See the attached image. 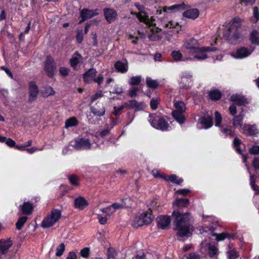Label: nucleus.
Instances as JSON below:
<instances>
[{"mask_svg":"<svg viewBox=\"0 0 259 259\" xmlns=\"http://www.w3.org/2000/svg\"><path fill=\"white\" fill-rule=\"evenodd\" d=\"M174 218V225L177 230V235L180 237H187L192 230L190 223L192 217L189 212L181 213L179 211H174L172 213Z\"/></svg>","mask_w":259,"mask_h":259,"instance_id":"obj_1","label":"nucleus"},{"mask_svg":"<svg viewBox=\"0 0 259 259\" xmlns=\"http://www.w3.org/2000/svg\"><path fill=\"white\" fill-rule=\"evenodd\" d=\"M241 25V19L239 18L236 17L224 29L223 36L229 43L236 44L239 42L240 38V34L238 32V28Z\"/></svg>","mask_w":259,"mask_h":259,"instance_id":"obj_2","label":"nucleus"},{"mask_svg":"<svg viewBox=\"0 0 259 259\" xmlns=\"http://www.w3.org/2000/svg\"><path fill=\"white\" fill-rule=\"evenodd\" d=\"M148 121L151 125L156 130L166 131L170 127L165 119L159 114H149Z\"/></svg>","mask_w":259,"mask_h":259,"instance_id":"obj_3","label":"nucleus"},{"mask_svg":"<svg viewBox=\"0 0 259 259\" xmlns=\"http://www.w3.org/2000/svg\"><path fill=\"white\" fill-rule=\"evenodd\" d=\"M154 219V216L152 214V210L149 208L148 210L143 211L136 215L133 220L132 225L134 227H141L150 224Z\"/></svg>","mask_w":259,"mask_h":259,"instance_id":"obj_4","label":"nucleus"},{"mask_svg":"<svg viewBox=\"0 0 259 259\" xmlns=\"http://www.w3.org/2000/svg\"><path fill=\"white\" fill-rule=\"evenodd\" d=\"M175 110L171 114L173 117L180 124L183 123L185 121L184 113L185 112L186 107L184 102L177 101L174 104Z\"/></svg>","mask_w":259,"mask_h":259,"instance_id":"obj_5","label":"nucleus"},{"mask_svg":"<svg viewBox=\"0 0 259 259\" xmlns=\"http://www.w3.org/2000/svg\"><path fill=\"white\" fill-rule=\"evenodd\" d=\"M132 15H136L137 18L140 21L145 23L149 26H155L156 24L155 23V19L153 17H151L150 19L148 18V16L143 11H141L140 13H135L132 11L131 12Z\"/></svg>","mask_w":259,"mask_h":259,"instance_id":"obj_6","label":"nucleus"},{"mask_svg":"<svg viewBox=\"0 0 259 259\" xmlns=\"http://www.w3.org/2000/svg\"><path fill=\"white\" fill-rule=\"evenodd\" d=\"M28 90V102L31 103L32 102L35 101L37 98V96L39 92L38 88L36 83L33 81H31L29 82Z\"/></svg>","mask_w":259,"mask_h":259,"instance_id":"obj_7","label":"nucleus"},{"mask_svg":"<svg viewBox=\"0 0 259 259\" xmlns=\"http://www.w3.org/2000/svg\"><path fill=\"white\" fill-rule=\"evenodd\" d=\"M215 50L216 48L210 47L199 48L197 51L193 52V54H194V58L198 60H204L207 58V55L205 53L206 52Z\"/></svg>","mask_w":259,"mask_h":259,"instance_id":"obj_8","label":"nucleus"},{"mask_svg":"<svg viewBox=\"0 0 259 259\" xmlns=\"http://www.w3.org/2000/svg\"><path fill=\"white\" fill-rule=\"evenodd\" d=\"M91 144L88 139L80 138L77 139L73 145L77 150H88L91 148Z\"/></svg>","mask_w":259,"mask_h":259,"instance_id":"obj_9","label":"nucleus"},{"mask_svg":"<svg viewBox=\"0 0 259 259\" xmlns=\"http://www.w3.org/2000/svg\"><path fill=\"white\" fill-rule=\"evenodd\" d=\"M183 46L191 54H193L199 48L198 40L193 38L185 40Z\"/></svg>","mask_w":259,"mask_h":259,"instance_id":"obj_10","label":"nucleus"},{"mask_svg":"<svg viewBox=\"0 0 259 259\" xmlns=\"http://www.w3.org/2000/svg\"><path fill=\"white\" fill-rule=\"evenodd\" d=\"M251 51L245 47L238 49L235 52L232 53L231 56L236 59H243L249 56L252 53Z\"/></svg>","mask_w":259,"mask_h":259,"instance_id":"obj_11","label":"nucleus"},{"mask_svg":"<svg viewBox=\"0 0 259 259\" xmlns=\"http://www.w3.org/2000/svg\"><path fill=\"white\" fill-rule=\"evenodd\" d=\"M180 87L184 89H188L192 84V75L188 72H184L181 77Z\"/></svg>","mask_w":259,"mask_h":259,"instance_id":"obj_12","label":"nucleus"},{"mask_svg":"<svg viewBox=\"0 0 259 259\" xmlns=\"http://www.w3.org/2000/svg\"><path fill=\"white\" fill-rule=\"evenodd\" d=\"M98 15V13L96 10H89L88 9H83L80 11V16L82 20L79 23H81L85 20L92 18Z\"/></svg>","mask_w":259,"mask_h":259,"instance_id":"obj_13","label":"nucleus"},{"mask_svg":"<svg viewBox=\"0 0 259 259\" xmlns=\"http://www.w3.org/2000/svg\"><path fill=\"white\" fill-rule=\"evenodd\" d=\"M157 226L161 229H165L169 227L170 219L168 216L161 215L157 218Z\"/></svg>","mask_w":259,"mask_h":259,"instance_id":"obj_14","label":"nucleus"},{"mask_svg":"<svg viewBox=\"0 0 259 259\" xmlns=\"http://www.w3.org/2000/svg\"><path fill=\"white\" fill-rule=\"evenodd\" d=\"M34 206L33 204L29 201L24 202L22 205L19 207V209L21 213L24 215H30L32 213Z\"/></svg>","mask_w":259,"mask_h":259,"instance_id":"obj_15","label":"nucleus"},{"mask_svg":"<svg viewBox=\"0 0 259 259\" xmlns=\"http://www.w3.org/2000/svg\"><path fill=\"white\" fill-rule=\"evenodd\" d=\"M61 211L57 209H53L50 214V227L54 225L61 218Z\"/></svg>","mask_w":259,"mask_h":259,"instance_id":"obj_16","label":"nucleus"},{"mask_svg":"<svg viewBox=\"0 0 259 259\" xmlns=\"http://www.w3.org/2000/svg\"><path fill=\"white\" fill-rule=\"evenodd\" d=\"M161 29L158 28H148L147 33L148 36L150 40L152 41H156L161 38V36L159 35V32Z\"/></svg>","mask_w":259,"mask_h":259,"instance_id":"obj_17","label":"nucleus"},{"mask_svg":"<svg viewBox=\"0 0 259 259\" xmlns=\"http://www.w3.org/2000/svg\"><path fill=\"white\" fill-rule=\"evenodd\" d=\"M13 242L10 238L7 240H0V252L2 254H5L12 246Z\"/></svg>","mask_w":259,"mask_h":259,"instance_id":"obj_18","label":"nucleus"},{"mask_svg":"<svg viewBox=\"0 0 259 259\" xmlns=\"http://www.w3.org/2000/svg\"><path fill=\"white\" fill-rule=\"evenodd\" d=\"M131 206V200L128 198L123 199L120 203H114L109 206L110 208H112L114 212L117 209L128 207Z\"/></svg>","mask_w":259,"mask_h":259,"instance_id":"obj_19","label":"nucleus"},{"mask_svg":"<svg viewBox=\"0 0 259 259\" xmlns=\"http://www.w3.org/2000/svg\"><path fill=\"white\" fill-rule=\"evenodd\" d=\"M104 16L107 22L111 23L114 21L117 17L116 11L110 8H105L103 10Z\"/></svg>","mask_w":259,"mask_h":259,"instance_id":"obj_20","label":"nucleus"},{"mask_svg":"<svg viewBox=\"0 0 259 259\" xmlns=\"http://www.w3.org/2000/svg\"><path fill=\"white\" fill-rule=\"evenodd\" d=\"M89 205L88 201L83 197H78L74 200V205L75 208L83 210Z\"/></svg>","mask_w":259,"mask_h":259,"instance_id":"obj_21","label":"nucleus"},{"mask_svg":"<svg viewBox=\"0 0 259 259\" xmlns=\"http://www.w3.org/2000/svg\"><path fill=\"white\" fill-rule=\"evenodd\" d=\"M242 132L248 135H254L258 133V131L255 125L244 124L242 127Z\"/></svg>","mask_w":259,"mask_h":259,"instance_id":"obj_22","label":"nucleus"},{"mask_svg":"<svg viewBox=\"0 0 259 259\" xmlns=\"http://www.w3.org/2000/svg\"><path fill=\"white\" fill-rule=\"evenodd\" d=\"M97 106V107H92L91 108V112L95 116H103L105 113V109L103 104L98 103Z\"/></svg>","mask_w":259,"mask_h":259,"instance_id":"obj_23","label":"nucleus"},{"mask_svg":"<svg viewBox=\"0 0 259 259\" xmlns=\"http://www.w3.org/2000/svg\"><path fill=\"white\" fill-rule=\"evenodd\" d=\"M231 101L238 106L245 105L247 104V99L243 96L240 95H233L230 98Z\"/></svg>","mask_w":259,"mask_h":259,"instance_id":"obj_24","label":"nucleus"},{"mask_svg":"<svg viewBox=\"0 0 259 259\" xmlns=\"http://www.w3.org/2000/svg\"><path fill=\"white\" fill-rule=\"evenodd\" d=\"M220 128V132L222 136L225 137L228 136L230 137H233L234 136V131L232 130V127L228 125H222L219 126Z\"/></svg>","mask_w":259,"mask_h":259,"instance_id":"obj_25","label":"nucleus"},{"mask_svg":"<svg viewBox=\"0 0 259 259\" xmlns=\"http://www.w3.org/2000/svg\"><path fill=\"white\" fill-rule=\"evenodd\" d=\"M97 71L94 68L89 69L87 72H85L83 75L84 81L87 83L90 82L92 80H94L96 75Z\"/></svg>","mask_w":259,"mask_h":259,"instance_id":"obj_26","label":"nucleus"},{"mask_svg":"<svg viewBox=\"0 0 259 259\" xmlns=\"http://www.w3.org/2000/svg\"><path fill=\"white\" fill-rule=\"evenodd\" d=\"M244 115L242 114H239L238 115L235 116L232 120V124L235 128H237L239 130H242L243 127V120Z\"/></svg>","mask_w":259,"mask_h":259,"instance_id":"obj_27","label":"nucleus"},{"mask_svg":"<svg viewBox=\"0 0 259 259\" xmlns=\"http://www.w3.org/2000/svg\"><path fill=\"white\" fill-rule=\"evenodd\" d=\"M129 103L130 104L127 105V107L131 109H134L136 111L142 110L145 107V105L143 102H138L135 100H130Z\"/></svg>","mask_w":259,"mask_h":259,"instance_id":"obj_28","label":"nucleus"},{"mask_svg":"<svg viewBox=\"0 0 259 259\" xmlns=\"http://www.w3.org/2000/svg\"><path fill=\"white\" fill-rule=\"evenodd\" d=\"M114 67L116 70L122 73H125L128 70V65L127 62H122L121 61H117L114 64Z\"/></svg>","mask_w":259,"mask_h":259,"instance_id":"obj_29","label":"nucleus"},{"mask_svg":"<svg viewBox=\"0 0 259 259\" xmlns=\"http://www.w3.org/2000/svg\"><path fill=\"white\" fill-rule=\"evenodd\" d=\"M185 17L195 19L199 16V11L195 9H189L183 13Z\"/></svg>","mask_w":259,"mask_h":259,"instance_id":"obj_30","label":"nucleus"},{"mask_svg":"<svg viewBox=\"0 0 259 259\" xmlns=\"http://www.w3.org/2000/svg\"><path fill=\"white\" fill-rule=\"evenodd\" d=\"M200 122L204 128L207 129L212 126V118L209 116H205L201 118Z\"/></svg>","mask_w":259,"mask_h":259,"instance_id":"obj_31","label":"nucleus"},{"mask_svg":"<svg viewBox=\"0 0 259 259\" xmlns=\"http://www.w3.org/2000/svg\"><path fill=\"white\" fill-rule=\"evenodd\" d=\"M81 59L82 56L78 52H76L70 60L71 66L75 67Z\"/></svg>","mask_w":259,"mask_h":259,"instance_id":"obj_32","label":"nucleus"},{"mask_svg":"<svg viewBox=\"0 0 259 259\" xmlns=\"http://www.w3.org/2000/svg\"><path fill=\"white\" fill-rule=\"evenodd\" d=\"M189 204V200L188 199L178 198L174 204L178 207H186Z\"/></svg>","mask_w":259,"mask_h":259,"instance_id":"obj_33","label":"nucleus"},{"mask_svg":"<svg viewBox=\"0 0 259 259\" xmlns=\"http://www.w3.org/2000/svg\"><path fill=\"white\" fill-rule=\"evenodd\" d=\"M78 123V121L75 117H72L67 119L65 123V127L68 128L70 127H73L77 125Z\"/></svg>","mask_w":259,"mask_h":259,"instance_id":"obj_34","label":"nucleus"},{"mask_svg":"<svg viewBox=\"0 0 259 259\" xmlns=\"http://www.w3.org/2000/svg\"><path fill=\"white\" fill-rule=\"evenodd\" d=\"M171 55L175 60L177 61H186L187 58H183L182 53L179 51H174L171 53Z\"/></svg>","mask_w":259,"mask_h":259,"instance_id":"obj_35","label":"nucleus"},{"mask_svg":"<svg viewBox=\"0 0 259 259\" xmlns=\"http://www.w3.org/2000/svg\"><path fill=\"white\" fill-rule=\"evenodd\" d=\"M28 219L26 216H23L19 218L18 220L16 223V228L17 230H20L23 227Z\"/></svg>","mask_w":259,"mask_h":259,"instance_id":"obj_36","label":"nucleus"},{"mask_svg":"<svg viewBox=\"0 0 259 259\" xmlns=\"http://www.w3.org/2000/svg\"><path fill=\"white\" fill-rule=\"evenodd\" d=\"M208 252L211 257H213L218 254V248L214 245L208 244Z\"/></svg>","mask_w":259,"mask_h":259,"instance_id":"obj_37","label":"nucleus"},{"mask_svg":"<svg viewBox=\"0 0 259 259\" xmlns=\"http://www.w3.org/2000/svg\"><path fill=\"white\" fill-rule=\"evenodd\" d=\"M212 236L215 237V239L218 241H221L225 240L226 238H229L230 235L227 233H222L221 234L213 233Z\"/></svg>","mask_w":259,"mask_h":259,"instance_id":"obj_38","label":"nucleus"},{"mask_svg":"<svg viewBox=\"0 0 259 259\" xmlns=\"http://www.w3.org/2000/svg\"><path fill=\"white\" fill-rule=\"evenodd\" d=\"M250 40L252 44L259 45V33L257 31H252L250 35Z\"/></svg>","mask_w":259,"mask_h":259,"instance_id":"obj_39","label":"nucleus"},{"mask_svg":"<svg viewBox=\"0 0 259 259\" xmlns=\"http://www.w3.org/2000/svg\"><path fill=\"white\" fill-rule=\"evenodd\" d=\"M184 6L183 5H174L171 6L170 7H164L163 8V12L164 13V16H165V13L166 12L167 10L174 11L175 10H180L183 9Z\"/></svg>","mask_w":259,"mask_h":259,"instance_id":"obj_40","label":"nucleus"},{"mask_svg":"<svg viewBox=\"0 0 259 259\" xmlns=\"http://www.w3.org/2000/svg\"><path fill=\"white\" fill-rule=\"evenodd\" d=\"M209 96L211 100H218L220 99L222 94L219 91L215 90L210 91L209 92Z\"/></svg>","mask_w":259,"mask_h":259,"instance_id":"obj_41","label":"nucleus"},{"mask_svg":"<svg viewBox=\"0 0 259 259\" xmlns=\"http://www.w3.org/2000/svg\"><path fill=\"white\" fill-rule=\"evenodd\" d=\"M146 83L148 87L150 88H156L158 85V82L155 80L152 79L150 77L146 78Z\"/></svg>","mask_w":259,"mask_h":259,"instance_id":"obj_42","label":"nucleus"},{"mask_svg":"<svg viewBox=\"0 0 259 259\" xmlns=\"http://www.w3.org/2000/svg\"><path fill=\"white\" fill-rule=\"evenodd\" d=\"M168 181L178 185H181V184L183 182V180L182 178H179L175 175H172L169 176Z\"/></svg>","mask_w":259,"mask_h":259,"instance_id":"obj_43","label":"nucleus"},{"mask_svg":"<svg viewBox=\"0 0 259 259\" xmlns=\"http://www.w3.org/2000/svg\"><path fill=\"white\" fill-rule=\"evenodd\" d=\"M259 19V12L257 7H254L253 9V17L251 19V21L253 23H256Z\"/></svg>","mask_w":259,"mask_h":259,"instance_id":"obj_44","label":"nucleus"},{"mask_svg":"<svg viewBox=\"0 0 259 259\" xmlns=\"http://www.w3.org/2000/svg\"><path fill=\"white\" fill-rule=\"evenodd\" d=\"M241 144V140L237 137L235 138L233 140V145L236 149V151L240 154H242V151L239 147Z\"/></svg>","mask_w":259,"mask_h":259,"instance_id":"obj_45","label":"nucleus"},{"mask_svg":"<svg viewBox=\"0 0 259 259\" xmlns=\"http://www.w3.org/2000/svg\"><path fill=\"white\" fill-rule=\"evenodd\" d=\"M141 81V76H136L131 77L129 83L132 85H138Z\"/></svg>","mask_w":259,"mask_h":259,"instance_id":"obj_46","label":"nucleus"},{"mask_svg":"<svg viewBox=\"0 0 259 259\" xmlns=\"http://www.w3.org/2000/svg\"><path fill=\"white\" fill-rule=\"evenodd\" d=\"M227 254L229 259H236L239 256L237 251L235 249L228 251Z\"/></svg>","mask_w":259,"mask_h":259,"instance_id":"obj_47","label":"nucleus"},{"mask_svg":"<svg viewBox=\"0 0 259 259\" xmlns=\"http://www.w3.org/2000/svg\"><path fill=\"white\" fill-rule=\"evenodd\" d=\"M215 126L219 127L221 126V124L222 121V117L221 115L218 111H215Z\"/></svg>","mask_w":259,"mask_h":259,"instance_id":"obj_48","label":"nucleus"},{"mask_svg":"<svg viewBox=\"0 0 259 259\" xmlns=\"http://www.w3.org/2000/svg\"><path fill=\"white\" fill-rule=\"evenodd\" d=\"M117 255V252L114 248H109L107 251L108 259H115Z\"/></svg>","mask_w":259,"mask_h":259,"instance_id":"obj_49","label":"nucleus"},{"mask_svg":"<svg viewBox=\"0 0 259 259\" xmlns=\"http://www.w3.org/2000/svg\"><path fill=\"white\" fill-rule=\"evenodd\" d=\"M65 247L64 243H61L59 245L56 249V255L57 256H61L65 251Z\"/></svg>","mask_w":259,"mask_h":259,"instance_id":"obj_50","label":"nucleus"},{"mask_svg":"<svg viewBox=\"0 0 259 259\" xmlns=\"http://www.w3.org/2000/svg\"><path fill=\"white\" fill-rule=\"evenodd\" d=\"M182 259H200L199 254L192 252L186 254Z\"/></svg>","mask_w":259,"mask_h":259,"instance_id":"obj_51","label":"nucleus"},{"mask_svg":"<svg viewBox=\"0 0 259 259\" xmlns=\"http://www.w3.org/2000/svg\"><path fill=\"white\" fill-rule=\"evenodd\" d=\"M70 183L74 186H77L78 185V178L74 176V175H71L68 178Z\"/></svg>","mask_w":259,"mask_h":259,"instance_id":"obj_52","label":"nucleus"},{"mask_svg":"<svg viewBox=\"0 0 259 259\" xmlns=\"http://www.w3.org/2000/svg\"><path fill=\"white\" fill-rule=\"evenodd\" d=\"M123 92L122 89L119 87L117 85H115L113 88V90L112 91H110L111 93L112 94H116L117 95H120Z\"/></svg>","mask_w":259,"mask_h":259,"instance_id":"obj_53","label":"nucleus"},{"mask_svg":"<svg viewBox=\"0 0 259 259\" xmlns=\"http://www.w3.org/2000/svg\"><path fill=\"white\" fill-rule=\"evenodd\" d=\"M90 254V249L88 247H85L81 249L80 252V255L83 257H88Z\"/></svg>","mask_w":259,"mask_h":259,"instance_id":"obj_54","label":"nucleus"},{"mask_svg":"<svg viewBox=\"0 0 259 259\" xmlns=\"http://www.w3.org/2000/svg\"><path fill=\"white\" fill-rule=\"evenodd\" d=\"M161 25L164 27L165 28H171L174 27L175 26V25L173 23L172 21H161Z\"/></svg>","mask_w":259,"mask_h":259,"instance_id":"obj_55","label":"nucleus"},{"mask_svg":"<svg viewBox=\"0 0 259 259\" xmlns=\"http://www.w3.org/2000/svg\"><path fill=\"white\" fill-rule=\"evenodd\" d=\"M249 152L250 154L253 155L259 154V146H253L250 148L249 150Z\"/></svg>","mask_w":259,"mask_h":259,"instance_id":"obj_56","label":"nucleus"},{"mask_svg":"<svg viewBox=\"0 0 259 259\" xmlns=\"http://www.w3.org/2000/svg\"><path fill=\"white\" fill-rule=\"evenodd\" d=\"M159 104L158 100L157 99H152L150 102V106L153 110H155L157 108L158 104Z\"/></svg>","mask_w":259,"mask_h":259,"instance_id":"obj_57","label":"nucleus"},{"mask_svg":"<svg viewBox=\"0 0 259 259\" xmlns=\"http://www.w3.org/2000/svg\"><path fill=\"white\" fill-rule=\"evenodd\" d=\"M5 143L6 144H7V145H8L9 147L11 148H14L16 145L15 141L10 138H7V140L6 141Z\"/></svg>","mask_w":259,"mask_h":259,"instance_id":"obj_58","label":"nucleus"},{"mask_svg":"<svg viewBox=\"0 0 259 259\" xmlns=\"http://www.w3.org/2000/svg\"><path fill=\"white\" fill-rule=\"evenodd\" d=\"M41 226L43 228H47L49 227V214L47 215L41 223Z\"/></svg>","mask_w":259,"mask_h":259,"instance_id":"obj_59","label":"nucleus"},{"mask_svg":"<svg viewBox=\"0 0 259 259\" xmlns=\"http://www.w3.org/2000/svg\"><path fill=\"white\" fill-rule=\"evenodd\" d=\"M252 165L255 170L259 169V157H255L252 161Z\"/></svg>","mask_w":259,"mask_h":259,"instance_id":"obj_60","label":"nucleus"},{"mask_svg":"<svg viewBox=\"0 0 259 259\" xmlns=\"http://www.w3.org/2000/svg\"><path fill=\"white\" fill-rule=\"evenodd\" d=\"M102 96V94L101 91H99L96 93L91 98V103H93L95 101H96L97 99Z\"/></svg>","mask_w":259,"mask_h":259,"instance_id":"obj_61","label":"nucleus"},{"mask_svg":"<svg viewBox=\"0 0 259 259\" xmlns=\"http://www.w3.org/2000/svg\"><path fill=\"white\" fill-rule=\"evenodd\" d=\"M60 73L63 76H67L69 74V69L66 67H61L60 68Z\"/></svg>","mask_w":259,"mask_h":259,"instance_id":"obj_62","label":"nucleus"},{"mask_svg":"<svg viewBox=\"0 0 259 259\" xmlns=\"http://www.w3.org/2000/svg\"><path fill=\"white\" fill-rule=\"evenodd\" d=\"M229 111L230 114L233 116H236L235 114L237 113L236 107L235 105H232L229 107Z\"/></svg>","mask_w":259,"mask_h":259,"instance_id":"obj_63","label":"nucleus"},{"mask_svg":"<svg viewBox=\"0 0 259 259\" xmlns=\"http://www.w3.org/2000/svg\"><path fill=\"white\" fill-rule=\"evenodd\" d=\"M139 91V89L138 88H133L130 91L129 96L131 97H135L137 95V93Z\"/></svg>","mask_w":259,"mask_h":259,"instance_id":"obj_64","label":"nucleus"}]
</instances>
